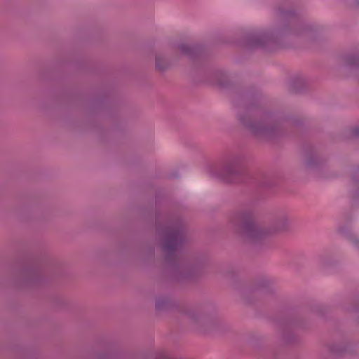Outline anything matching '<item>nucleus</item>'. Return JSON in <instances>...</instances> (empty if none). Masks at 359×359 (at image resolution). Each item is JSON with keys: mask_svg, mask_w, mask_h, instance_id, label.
<instances>
[{"mask_svg": "<svg viewBox=\"0 0 359 359\" xmlns=\"http://www.w3.org/2000/svg\"><path fill=\"white\" fill-rule=\"evenodd\" d=\"M352 182L354 187L352 198L355 201H357L359 200V167L353 170Z\"/></svg>", "mask_w": 359, "mask_h": 359, "instance_id": "obj_16", "label": "nucleus"}, {"mask_svg": "<svg viewBox=\"0 0 359 359\" xmlns=\"http://www.w3.org/2000/svg\"><path fill=\"white\" fill-rule=\"evenodd\" d=\"M111 92L106 90L97 95L92 101V109L97 110L111 102Z\"/></svg>", "mask_w": 359, "mask_h": 359, "instance_id": "obj_12", "label": "nucleus"}, {"mask_svg": "<svg viewBox=\"0 0 359 359\" xmlns=\"http://www.w3.org/2000/svg\"><path fill=\"white\" fill-rule=\"evenodd\" d=\"M217 84L231 90V100L238 109L237 118L242 126L257 139L273 140L297 135L302 128V118L266 108V101L259 89L233 84L222 71L214 73Z\"/></svg>", "mask_w": 359, "mask_h": 359, "instance_id": "obj_1", "label": "nucleus"}, {"mask_svg": "<svg viewBox=\"0 0 359 359\" xmlns=\"http://www.w3.org/2000/svg\"><path fill=\"white\" fill-rule=\"evenodd\" d=\"M277 22L271 30H254L247 33L242 40L246 49L273 50L284 42L297 36L313 38L314 28L305 22L294 10L279 6L276 9Z\"/></svg>", "mask_w": 359, "mask_h": 359, "instance_id": "obj_2", "label": "nucleus"}, {"mask_svg": "<svg viewBox=\"0 0 359 359\" xmlns=\"http://www.w3.org/2000/svg\"><path fill=\"white\" fill-rule=\"evenodd\" d=\"M323 349L327 353L325 358L329 356L343 357L354 353L353 346L346 338L328 343L324 346Z\"/></svg>", "mask_w": 359, "mask_h": 359, "instance_id": "obj_9", "label": "nucleus"}, {"mask_svg": "<svg viewBox=\"0 0 359 359\" xmlns=\"http://www.w3.org/2000/svg\"><path fill=\"white\" fill-rule=\"evenodd\" d=\"M348 311L352 314L357 323L359 324V301L348 308Z\"/></svg>", "mask_w": 359, "mask_h": 359, "instance_id": "obj_21", "label": "nucleus"}, {"mask_svg": "<svg viewBox=\"0 0 359 359\" xmlns=\"http://www.w3.org/2000/svg\"><path fill=\"white\" fill-rule=\"evenodd\" d=\"M113 352L110 350H106L97 354V359H109L113 357Z\"/></svg>", "mask_w": 359, "mask_h": 359, "instance_id": "obj_22", "label": "nucleus"}, {"mask_svg": "<svg viewBox=\"0 0 359 359\" xmlns=\"http://www.w3.org/2000/svg\"><path fill=\"white\" fill-rule=\"evenodd\" d=\"M237 274V272L236 271L235 269L232 266L229 267L225 272L224 275L225 276L228 278H234Z\"/></svg>", "mask_w": 359, "mask_h": 359, "instance_id": "obj_24", "label": "nucleus"}, {"mask_svg": "<svg viewBox=\"0 0 359 359\" xmlns=\"http://www.w3.org/2000/svg\"><path fill=\"white\" fill-rule=\"evenodd\" d=\"M273 358H274L275 359H278V356H277L276 354L273 355Z\"/></svg>", "mask_w": 359, "mask_h": 359, "instance_id": "obj_30", "label": "nucleus"}, {"mask_svg": "<svg viewBox=\"0 0 359 359\" xmlns=\"http://www.w3.org/2000/svg\"><path fill=\"white\" fill-rule=\"evenodd\" d=\"M184 236L180 228L163 229L162 250L165 252L163 273L171 280L178 283L196 280L203 272L205 260L198 257L189 259L177 253L183 245Z\"/></svg>", "mask_w": 359, "mask_h": 359, "instance_id": "obj_4", "label": "nucleus"}, {"mask_svg": "<svg viewBox=\"0 0 359 359\" xmlns=\"http://www.w3.org/2000/svg\"><path fill=\"white\" fill-rule=\"evenodd\" d=\"M276 294V289L271 280L262 278L250 285L238 289V295L243 303L248 306L257 305L264 298Z\"/></svg>", "mask_w": 359, "mask_h": 359, "instance_id": "obj_7", "label": "nucleus"}, {"mask_svg": "<svg viewBox=\"0 0 359 359\" xmlns=\"http://www.w3.org/2000/svg\"><path fill=\"white\" fill-rule=\"evenodd\" d=\"M177 48L182 55L189 57L191 61L201 59L205 55V48L201 43L189 45L181 43L177 44Z\"/></svg>", "mask_w": 359, "mask_h": 359, "instance_id": "obj_10", "label": "nucleus"}, {"mask_svg": "<svg viewBox=\"0 0 359 359\" xmlns=\"http://www.w3.org/2000/svg\"><path fill=\"white\" fill-rule=\"evenodd\" d=\"M208 323L210 325V328L208 331L222 332L226 328V326L224 324L218 321H210Z\"/></svg>", "mask_w": 359, "mask_h": 359, "instance_id": "obj_20", "label": "nucleus"}, {"mask_svg": "<svg viewBox=\"0 0 359 359\" xmlns=\"http://www.w3.org/2000/svg\"><path fill=\"white\" fill-rule=\"evenodd\" d=\"M359 137V127L355 126L348 130V137L351 138H356Z\"/></svg>", "mask_w": 359, "mask_h": 359, "instance_id": "obj_23", "label": "nucleus"}, {"mask_svg": "<svg viewBox=\"0 0 359 359\" xmlns=\"http://www.w3.org/2000/svg\"><path fill=\"white\" fill-rule=\"evenodd\" d=\"M262 339V337H259L256 335H253L251 337V338L249 339V343L251 344L252 346H256L257 341H260Z\"/></svg>", "mask_w": 359, "mask_h": 359, "instance_id": "obj_25", "label": "nucleus"}, {"mask_svg": "<svg viewBox=\"0 0 359 359\" xmlns=\"http://www.w3.org/2000/svg\"><path fill=\"white\" fill-rule=\"evenodd\" d=\"M339 233L355 247L359 248V239L355 236L348 226H340L339 228Z\"/></svg>", "mask_w": 359, "mask_h": 359, "instance_id": "obj_15", "label": "nucleus"}, {"mask_svg": "<svg viewBox=\"0 0 359 359\" xmlns=\"http://www.w3.org/2000/svg\"><path fill=\"white\" fill-rule=\"evenodd\" d=\"M183 313L186 316H187L190 320L194 322H198L201 320V315L198 312L195 310L190 309H185L183 310Z\"/></svg>", "mask_w": 359, "mask_h": 359, "instance_id": "obj_19", "label": "nucleus"}, {"mask_svg": "<svg viewBox=\"0 0 359 359\" xmlns=\"http://www.w3.org/2000/svg\"><path fill=\"white\" fill-rule=\"evenodd\" d=\"M245 159L243 152L231 154L219 165L210 166L209 174L229 184H244L255 189L273 187V182L267 177L248 172L245 167Z\"/></svg>", "mask_w": 359, "mask_h": 359, "instance_id": "obj_5", "label": "nucleus"}, {"mask_svg": "<svg viewBox=\"0 0 359 359\" xmlns=\"http://www.w3.org/2000/svg\"><path fill=\"white\" fill-rule=\"evenodd\" d=\"M275 323L281 333L283 341L286 345H295L299 343L300 337L294 332L296 328L306 329L308 322L295 309H289L280 313Z\"/></svg>", "mask_w": 359, "mask_h": 359, "instance_id": "obj_6", "label": "nucleus"}, {"mask_svg": "<svg viewBox=\"0 0 359 359\" xmlns=\"http://www.w3.org/2000/svg\"><path fill=\"white\" fill-rule=\"evenodd\" d=\"M156 359H174L172 358L169 357L168 355L165 353H162L159 355L158 357H156Z\"/></svg>", "mask_w": 359, "mask_h": 359, "instance_id": "obj_28", "label": "nucleus"}, {"mask_svg": "<svg viewBox=\"0 0 359 359\" xmlns=\"http://www.w3.org/2000/svg\"><path fill=\"white\" fill-rule=\"evenodd\" d=\"M304 153V166L309 170H318L325 164V160L320 157L315 147L310 144H305L302 147Z\"/></svg>", "mask_w": 359, "mask_h": 359, "instance_id": "obj_8", "label": "nucleus"}, {"mask_svg": "<svg viewBox=\"0 0 359 359\" xmlns=\"http://www.w3.org/2000/svg\"><path fill=\"white\" fill-rule=\"evenodd\" d=\"M319 264L323 267H329L335 264V260L332 255L323 253L319 257Z\"/></svg>", "mask_w": 359, "mask_h": 359, "instance_id": "obj_17", "label": "nucleus"}, {"mask_svg": "<svg viewBox=\"0 0 359 359\" xmlns=\"http://www.w3.org/2000/svg\"><path fill=\"white\" fill-rule=\"evenodd\" d=\"M317 312H318V313H319V315H320V316H323V315H324V311H323L322 309H319L318 311H317Z\"/></svg>", "mask_w": 359, "mask_h": 359, "instance_id": "obj_29", "label": "nucleus"}, {"mask_svg": "<svg viewBox=\"0 0 359 359\" xmlns=\"http://www.w3.org/2000/svg\"><path fill=\"white\" fill-rule=\"evenodd\" d=\"M155 308L157 312H165L177 309L179 303L169 295H160L156 298Z\"/></svg>", "mask_w": 359, "mask_h": 359, "instance_id": "obj_11", "label": "nucleus"}, {"mask_svg": "<svg viewBox=\"0 0 359 359\" xmlns=\"http://www.w3.org/2000/svg\"><path fill=\"white\" fill-rule=\"evenodd\" d=\"M229 225L236 236L249 248L252 255L262 253L272 248L268 237L276 232L283 231L289 226V217L286 213L278 215L271 227L259 224L254 212L250 209H238L229 215Z\"/></svg>", "mask_w": 359, "mask_h": 359, "instance_id": "obj_3", "label": "nucleus"}, {"mask_svg": "<svg viewBox=\"0 0 359 359\" xmlns=\"http://www.w3.org/2000/svg\"><path fill=\"white\" fill-rule=\"evenodd\" d=\"M155 66L157 71L164 72L170 66V60L163 53H157L155 57Z\"/></svg>", "mask_w": 359, "mask_h": 359, "instance_id": "obj_14", "label": "nucleus"}, {"mask_svg": "<svg viewBox=\"0 0 359 359\" xmlns=\"http://www.w3.org/2000/svg\"><path fill=\"white\" fill-rule=\"evenodd\" d=\"M51 302L53 306L57 308H65L68 305L67 300L60 295L53 296L51 298Z\"/></svg>", "mask_w": 359, "mask_h": 359, "instance_id": "obj_18", "label": "nucleus"}, {"mask_svg": "<svg viewBox=\"0 0 359 359\" xmlns=\"http://www.w3.org/2000/svg\"><path fill=\"white\" fill-rule=\"evenodd\" d=\"M168 177L169 179H177L180 177L179 172L177 170L173 171L168 175Z\"/></svg>", "mask_w": 359, "mask_h": 359, "instance_id": "obj_27", "label": "nucleus"}, {"mask_svg": "<svg viewBox=\"0 0 359 359\" xmlns=\"http://www.w3.org/2000/svg\"><path fill=\"white\" fill-rule=\"evenodd\" d=\"M347 4L350 6L359 8V0H347Z\"/></svg>", "mask_w": 359, "mask_h": 359, "instance_id": "obj_26", "label": "nucleus"}, {"mask_svg": "<svg viewBox=\"0 0 359 359\" xmlns=\"http://www.w3.org/2000/svg\"><path fill=\"white\" fill-rule=\"evenodd\" d=\"M306 89V81L302 76H296L291 79L289 84V91L291 93L299 94Z\"/></svg>", "mask_w": 359, "mask_h": 359, "instance_id": "obj_13", "label": "nucleus"}]
</instances>
